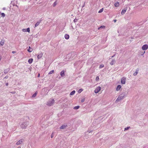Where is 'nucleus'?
<instances>
[{
  "instance_id": "nucleus-31",
  "label": "nucleus",
  "mask_w": 148,
  "mask_h": 148,
  "mask_svg": "<svg viewBox=\"0 0 148 148\" xmlns=\"http://www.w3.org/2000/svg\"><path fill=\"white\" fill-rule=\"evenodd\" d=\"M27 32H28L29 33L30 32V28H28L27 29Z\"/></svg>"
},
{
  "instance_id": "nucleus-19",
  "label": "nucleus",
  "mask_w": 148,
  "mask_h": 148,
  "mask_svg": "<svg viewBox=\"0 0 148 148\" xmlns=\"http://www.w3.org/2000/svg\"><path fill=\"white\" fill-rule=\"evenodd\" d=\"M75 90H73L72 92H71L70 93V95H73L75 94Z\"/></svg>"
},
{
  "instance_id": "nucleus-33",
  "label": "nucleus",
  "mask_w": 148,
  "mask_h": 148,
  "mask_svg": "<svg viewBox=\"0 0 148 148\" xmlns=\"http://www.w3.org/2000/svg\"><path fill=\"white\" fill-rule=\"evenodd\" d=\"M22 31H23V32H27V29H22Z\"/></svg>"
},
{
  "instance_id": "nucleus-34",
  "label": "nucleus",
  "mask_w": 148,
  "mask_h": 148,
  "mask_svg": "<svg viewBox=\"0 0 148 148\" xmlns=\"http://www.w3.org/2000/svg\"><path fill=\"white\" fill-rule=\"evenodd\" d=\"M99 78L98 76H97L96 78V80L97 81H98L99 80Z\"/></svg>"
},
{
  "instance_id": "nucleus-32",
  "label": "nucleus",
  "mask_w": 148,
  "mask_h": 148,
  "mask_svg": "<svg viewBox=\"0 0 148 148\" xmlns=\"http://www.w3.org/2000/svg\"><path fill=\"white\" fill-rule=\"evenodd\" d=\"M54 72V71L53 70H52V71H51L49 73V74H51L52 73H53Z\"/></svg>"
},
{
  "instance_id": "nucleus-17",
  "label": "nucleus",
  "mask_w": 148,
  "mask_h": 148,
  "mask_svg": "<svg viewBox=\"0 0 148 148\" xmlns=\"http://www.w3.org/2000/svg\"><path fill=\"white\" fill-rule=\"evenodd\" d=\"M4 43V40H1L0 42V45L1 46H3Z\"/></svg>"
},
{
  "instance_id": "nucleus-9",
  "label": "nucleus",
  "mask_w": 148,
  "mask_h": 148,
  "mask_svg": "<svg viewBox=\"0 0 148 148\" xmlns=\"http://www.w3.org/2000/svg\"><path fill=\"white\" fill-rule=\"evenodd\" d=\"M67 125L65 124H64L60 127L61 129H64L66 127Z\"/></svg>"
},
{
  "instance_id": "nucleus-7",
  "label": "nucleus",
  "mask_w": 148,
  "mask_h": 148,
  "mask_svg": "<svg viewBox=\"0 0 148 148\" xmlns=\"http://www.w3.org/2000/svg\"><path fill=\"white\" fill-rule=\"evenodd\" d=\"M124 96H119V97L116 100V101H119L122 100L124 98Z\"/></svg>"
},
{
  "instance_id": "nucleus-26",
  "label": "nucleus",
  "mask_w": 148,
  "mask_h": 148,
  "mask_svg": "<svg viewBox=\"0 0 148 148\" xmlns=\"http://www.w3.org/2000/svg\"><path fill=\"white\" fill-rule=\"evenodd\" d=\"M105 26L104 25L101 26L100 27L98 28V29H99L100 28H105Z\"/></svg>"
},
{
  "instance_id": "nucleus-28",
  "label": "nucleus",
  "mask_w": 148,
  "mask_h": 148,
  "mask_svg": "<svg viewBox=\"0 0 148 148\" xmlns=\"http://www.w3.org/2000/svg\"><path fill=\"white\" fill-rule=\"evenodd\" d=\"M104 66V65L103 64H101V65H100L99 66V68L100 69H101L102 68H103V67Z\"/></svg>"
},
{
  "instance_id": "nucleus-24",
  "label": "nucleus",
  "mask_w": 148,
  "mask_h": 148,
  "mask_svg": "<svg viewBox=\"0 0 148 148\" xmlns=\"http://www.w3.org/2000/svg\"><path fill=\"white\" fill-rule=\"evenodd\" d=\"M57 4V3L56 1H55L53 5V6L54 7H55L56 5Z\"/></svg>"
},
{
  "instance_id": "nucleus-14",
  "label": "nucleus",
  "mask_w": 148,
  "mask_h": 148,
  "mask_svg": "<svg viewBox=\"0 0 148 148\" xmlns=\"http://www.w3.org/2000/svg\"><path fill=\"white\" fill-rule=\"evenodd\" d=\"M64 38L66 39H68L69 38V35L67 34H66L65 35Z\"/></svg>"
},
{
  "instance_id": "nucleus-1",
  "label": "nucleus",
  "mask_w": 148,
  "mask_h": 148,
  "mask_svg": "<svg viewBox=\"0 0 148 148\" xmlns=\"http://www.w3.org/2000/svg\"><path fill=\"white\" fill-rule=\"evenodd\" d=\"M54 101H55L53 99H51L49 100L47 102V105L49 106H51L54 103Z\"/></svg>"
},
{
  "instance_id": "nucleus-3",
  "label": "nucleus",
  "mask_w": 148,
  "mask_h": 148,
  "mask_svg": "<svg viewBox=\"0 0 148 148\" xmlns=\"http://www.w3.org/2000/svg\"><path fill=\"white\" fill-rule=\"evenodd\" d=\"M142 49L143 50H145L148 49V45L145 44L142 47Z\"/></svg>"
},
{
  "instance_id": "nucleus-42",
  "label": "nucleus",
  "mask_w": 148,
  "mask_h": 148,
  "mask_svg": "<svg viewBox=\"0 0 148 148\" xmlns=\"http://www.w3.org/2000/svg\"><path fill=\"white\" fill-rule=\"evenodd\" d=\"M145 51L144 52V53H143V54H144V53H145Z\"/></svg>"
},
{
  "instance_id": "nucleus-43",
  "label": "nucleus",
  "mask_w": 148,
  "mask_h": 148,
  "mask_svg": "<svg viewBox=\"0 0 148 148\" xmlns=\"http://www.w3.org/2000/svg\"><path fill=\"white\" fill-rule=\"evenodd\" d=\"M5 78H7V77H5Z\"/></svg>"
},
{
  "instance_id": "nucleus-11",
  "label": "nucleus",
  "mask_w": 148,
  "mask_h": 148,
  "mask_svg": "<svg viewBox=\"0 0 148 148\" xmlns=\"http://www.w3.org/2000/svg\"><path fill=\"white\" fill-rule=\"evenodd\" d=\"M121 88V86L120 85H118L117 86V88H116V90L117 91H118L119 90H120Z\"/></svg>"
},
{
  "instance_id": "nucleus-45",
  "label": "nucleus",
  "mask_w": 148,
  "mask_h": 148,
  "mask_svg": "<svg viewBox=\"0 0 148 148\" xmlns=\"http://www.w3.org/2000/svg\"><path fill=\"white\" fill-rule=\"evenodd\" d=\"M76 21V20H75V19H74V21Z\"/></svg>"
},
{
  "instance_id": "nucleus-25",
  "label": "nucleus",
  "mask_w": 148,
  "mask_h": 148,
  "mask_svg": "<svg viewBox=\"0 0 148 148\" xmlns=\"http://www.w3.org/2000/svg\"><path fill=\"white\" fill-rule=\"evenodd\" d=\"M114 60H113L110 63V64L111 65H113L114 63Z\"/></svg>"
},
{
  "instance_id": "nucleus-38",
  "label": "nucleus",
  "mask_w": 148,
  "mask_h": 148,
  "mask_svg": "<svg viewBox=\"0 0 148 148\" xmlns=\"http://www.w3.org/2000/svg\"><path fill=\"white\" fill-rule=\"evenodd\" d=\"M114 22H116V20H114Z\"/></svg>"
},
{
  "instance_id": "nucleus-30",
  "label": "nucleus",
  "mask_w": 148,
  "mask_h": 148,
  "mask_svg": "<svg viewBox=\"0 0 148 148\" xmlns=\"http://www.w3.org/2000/svg\"><path fill=\"white\" fill-rule=\"evenodd\" d=\"M1 16L3 17H4L5 16V14L3 13H2L1 14Z\"/></svg>"
},
{
  "instance_id": "nucleus-5",
  "label": "nucleus",
  "mask_w": 148,
  "mask_h": 148,
  "mask_svg": "<svg viewBox=\"0 0 148 148\" xmlns=\"http://www.w3.org/2000/svg\"><path fill=\"white\" fill-rule=\"evenodd\" d=\"M101 89V87L100 86L97 87L95 90V92L96 93H97Z\"/></svg>"
},
{
  "instance_id": "nucleus-10",
  "label": "nucleus",
  "mask_w": 148,
  "mask_h": 148,
  "mask_svg": "<svg viewBox=\"0 0 148 148\" xmlns=\"http://www.w3.org/2000/svg\"><path fill=\"white\" fill-rule=\"evenodd\" d=\"M60 75L62 77H63L65 75L64 71V70L60 72Z\"/></svg>"
},
{
  "instance_id": "nucleus-23",
  "label": "nucleus",
  "mask_w": 148,
  "mask_h": 148,
  "mask_svg": "<svg viewBox=\"0 0 148 148\" xmlns=\"http://www.w3.org/2000/svg\"><path fill=\"white\" fill-rule=\"evenodd\" d=\"M103 8H102L99 11L98 13H100L102 12L103 11Z\"/></svg>"
},
{
  "instance_id": "nucleus-16",
  "label": "nucleus",
  "mask_w": 148,
  "mask_h": 148,
  "mask_svg": "<svg viewBox=\"0 0 148 148\" xmlns=\"http://www.w3.org/2000/svg\"><path fill=\"white\" fill-rule=\"evenodd\" d=\"M138 71H139V70L138 69H137L136 70V71L134 73V74H133V75H134V76H136V75L138 73Z\"/></svg>"
},
{
  "instance_id": "nucleus-15",
  "label": "nucleus",
  "mask_w": 148,
  "mask_h": 148,
  "mask_svg": "<svg viewBox=\"0 0 148 148\" xmlns=\"http://www.w3.org/2000/svg\"><path fill=\"white\" fill-rule=\"evenodd\" d=\"M33 61V59L32 58H31L29 59L28 60V62L29 64H31Z\"/></svg>"
},
{
  "instance_id": "nucleus-12",
  "label": "nucleus",
  "mask_w": 148,
  "mask_h": 148,
  "mask_svg": "<svg viewBox=\"0 0 148 148\" xmlns=\"http://www.w3.org/2000/svg\"><path fill=\"white\" fill-rule=\"evenodd\" d=\"M114 6L116 7H118L119 6V3L118 2H116L114 3Z\"/></svg>"
},
{
  "instance_id": "nucleus-22",
  "label": "nucleus",
  "mask_w": 148,
  "mask_h": 148,
  "mask_svg": "<svg viewBox=\"0 0 148 148\" xmlns=\"http://www.w3.org/2000/svg\"><path fill=\"white\" fill-rule=\"evenodd\" d=\"M79 108V106H76L74 107V109L75 110H77V109H78V108Z\"/></svg>"
},
{
  "instance_id": "nucleus-4",
  "label": "nucleus",
  "mask_w": 148,
  "mask_h": 148,
  "mask_svg": "<svg viewBox=\"0 0 148 148\" xmlns=\"http://www.w3.org/2000/svg\"><path fill=\"white\" fill-rule=\"evenodd\" d=\"M24 141L23 139H22L18 141L16 143V145H19L22 143Z\"/></svg>"
},
{
  "instance_id": "nucleus-46",
  "label": "nucleus",
  "mask_w": 148,
  "mask_h": 148,
  "mask_svg": "<svg viewBox=\"0 0 148 148\" xmlns=\"http://www.w3.org/2000/svg\"><path fill=\"white\" fill-rule=\"evenodd\" d=\"M90 132H89V133H90Z\"/></svg>"
},
{
  "instance_id": "nucleus-37",
  "label": "nucleus",
  "mask_w": 148,
  "mask_h": 148,
  "mask_svg": "<svg viewBox=\"0 0 148 148\" xmlns=\"http://www.w3.org/2000/svg\"><path fill=\"white\" fill-rule=\"evenodd\" d=\"M53 134H51V138H53Z\"/></svg>"
},
{
  "instance_id": "nucleus-6",
  "label": "nucleus",
  "mask_w": 148,
  "mask_h": 148,
  "mask_svg": "<svg viewBox=\"0 0 148 148\" xmlns=\"http://www.w3.org/2000/svg\"><path fill=\"white\" fill-rule=\"evenodd\" d=\"M126 78L123 77L121 79V82L122 84H124L125 83Z\"/></svg>"
},
{
  "instance_id": "nucleus-40",
  "label": "nucleus",
  "mask_w": 148,
  "mask_h": 148,
  "mask_svg": "<svg viewBox=\"0 0 148 148\" xmlns=\"http://www.w3.org/2000/svg\"><path fill=\"white\" fill-rule=\"evenodd\" d=\"M6 86H8V83H6Z\"/></svg>"
},
{
  "instance_id": "nucleus-2",
  "label": "nucleus",
  "mask_w": 148,
  "mask_h": 148,
  "mask_svg": "<svg viewBox=\"0 0 148 148\" xmlns=\"http://www.w3.org/2000/svg\"><path fill=\"white\" fill-rule=\"evenodd\" d=\"M27 122H23L21 125V127L23 129H25L27 126Z\"/></svg>"
},
{
  "instance_id": "nucleus-8",
  "label": "nucleus",
  "mask_w": 148,
  "mask_h": 148,
  "mask_svg": "<svg viewBox=\"0 0 148 148\" xmlns=\"http://www.w3.org/2000/svg\"><path fill=\"white\" fill-rule=\"evenodd\" d=\"M43 53H41L40 54L38 55L37 56V58H38V59H39L41 58L43 56Z\"/></svg>"
},
{
  "instance_id": "nucleus-20",
  "label": "nucleus",
  "mask_w": 148,
  "mask_h": 148,
  "mask_svg": "<svg viewBox=\"0 0 148 148\" xmlns=\"http://www.w3.org/2000/svg\"><path fill=\"white\" fill-rule=\"evenodd\" d=\"M40 22H40H37L35 24V27H36L37 26H38L39 25Z\"/></svg>"
},
{
  "instance_id": "nucleus-39",
  "label": "nucleus",
  "mask_w": 148,
  "mask_h": 148,
  "mask_svg": "<svg viewBox=\"0 0 148 148\" xmlns=\"http://www.w3.org/2000/svg\"><path fill=\"white\" fill-rule=\"evenodd\" d=\"M40 74H39H39H38V77H39V76H40Z\"/></svg>"
},
{
  "instance_id": "nucleus-21",
  "label": "nucleus",
  "mask_w": 148,
  "mask_h": 148,
  "mask_svg": "<svg viewBox=\"0 0 148 148\" xmlns=\"http://www.w3.org/2000/svg\"><path fill=\"white\" fill-rule=\"evenodd\" d=\"M37 93H38L37 92V91H36V92L35 93H34V94L33 95H32V97H36V95H37Z\"/></svg>"
},
{
  "instance_id": "nucleus-27",
  "label": "nucleus",
  "mask_w": 148,
  "mask_h": 148,
  "mask_svg": "<svg viewBox=\"0 0 148 148\" xmlns=\"http://www.w3.org/2000/svg\"><path fill=\"white\" fill-rule=\"evenodd\" d=\"M130 127H127L125 128L124 131L127 130L129 129L130 128Z\"/></svg>"
},
{
  "instance_id": "nucleus-41",
  "label": "nucleus",
  "mask_w": 148,
  "mask_h": 148,
  "mask_svg": "<svg viewBox=\"0 0 148 148\" xmlns=\"http://www.w3.org/2000/svg\"><path fill=\"white\" fill-rule=\"evenodd\" d=\"M17 148H21V147H18Z\"/></svg>"
},
{
  "instance_id": "nucleus-18",
  "label": "nucleus",
  "mask_w": 148,
  "mask_h": 148,
  "mask_svg": "<svg viewBox=\"0 0 148 148\" xmlns=\"http://www.w3.org/2000/svg\"><path fill=\"white\" fill-rule=\"evenodd\" d=\"M33 51V49L32 48H31L29 46V49L27 50V51L29 52H31L32 51Z\"/></svg>"
},
{
  "instance_id": "nucleus-13",
  "label": "nucleus",
  "mask_w": 148,
  "mask_h": 148,
  "mask_svg": "<svg viewBox=\"0 0 148 148\" xmlns=\"http://www.w3.org/2000/svg\"><path fill=\"white\" fill-rule=\"evenodd\" d=\"M126 10H127V9H125V10L123 9L121 11V14L122 15H123L125 13V12H126Z\"/></svg>"
},
{
  "instance_id": "nucleus-35",
  "label": "nucleus",
  "mask_w": 148,
  "mask_h": 148,
  "mask_svg": "<svg viewBox=\"0 0 148 148\" xmlns=\"http://www.w3.org/2000/svg\"><path fill=\"white\" fill-rule=\"evenodd\" d=\"M84 101H85V99L84 98L83 99H82V100H81V102H84Z\"/></svg>"
},
{
  "instance_id": "nucleus-44",
  "label": "nucleus",
  "mask_w": 148,
  "mask_h": 148,
  "mask_svg": "<svg viewBox=\"0 0 148 148\" xmlns=\"http://www.w3.org/2000/svg\"><path fill=\"white\" fill-rule=\"evenodd\" d=\"M76 21V20H75V19H74V21Z\"/></svg>"
},
{
  "instance_id": "nucleus-36",
  "label": "nucleus",
  "mask_w": 148,
  "mask_h": 148,
  "mask_svg": "<svg viewBox=\"0 0 148 148\" xmlns=\"http://www.w3.org/2000/svg\"><path fill=\"white\" fill-rule=\"evenodd\" d=\"M16 52V51H12V53H15Z\"/></svg>"
},
{
  "instance_id": "nucleus-29",
  "label": "nucleus",
  "mask_w": 148,
  "mask_h": 148,
  "mask_svg": "<svg viewBox=\"0 0 148 148\" xmlns=\"http://www.w3.org/2000/svg\"><path fill=\"white\" fill-rule=\"evenodd\" d=\"M83 90L82 89H79L78 91V92L79 93H81L82 91Z\"/></svg>"
}]
</instances>
